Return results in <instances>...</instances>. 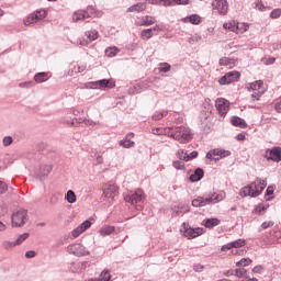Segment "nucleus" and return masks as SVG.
<instances>
[{
	"label": "nucleus",
	"instance_id": "473e14b6",
	"mask_svg": "<svg viewBox=\"0 0 281 281\" xmlns=\"http://www.w3.org/2000/svg\"><path fill=\"white\" fill-rule=\"evenodd\" d=\"M170 69H171V66L168 63H160L158 65V71L160 74H168V71H170Z\"/></svg>",
	"mask_w": 281,
	"mask_h": 281
},
{
	"label": "nucleus",
	"instance_id": "5701e85b",
	"mask_svg": "<svg viewBox=\"0 0 281 281\" xmlns=\"http://www.w3.org/2000/svg\"><path fill=\"white\" fill-rule=\"evenodd\" d=\"M47 80H49V74L47 72H37L34 76V81L37 82V85L47 82Z\"/></svg>",
	"mask_w": 281,
	"mask_h": 281
},
{
	"label": "nucleus",
	"instance_id": "cd10ccee",
	"mask_svg": "<svg viewBox=\"0 0 281 281\" xmlns=\"http://www.w3.org/2000/svg\"><path fill=\"white\" fill-rule=\"evenodd\" d=\"M38 14L37 13H31L27 18L24 19V25H34V23H38Z\"/></svg>",
	"mask_w": 281,
	"mask_h": 281
},
{
	"label": "nucleus",
	"instance_id": "f8f14e48",
	"mask_svg": "<svg viewBox=\"0 0 281 281\" xmlns=\"http://www.w3.org/2000/svg\"><path fill=\"white\" fill-rule=\"evenodd\" d=\"M213 10H217L218 14L225 16L227 14L228 4L226 0H215L212 2Z\"/></svg>",
	"mask_w": 281,
	"mask_h": 281
},
{
	"label": "nucleus",
	"instance_id": "a211bd4d",
	"mask_svg": "<svg viewBox=\"0 0 281 281\" xmlns=\"http://www.w3.org/2000/svg\"><path fill=\"white\" fill-rule=\"evenodd\" d=\"M157 30H159V25L143 30L140 32V38H143V41H148L153 38V32H157Z\"/></svg>",
	"mask_w": 281,
	"mask_h": 281
},
{
	"label": "nucleus",
	"instance_id": "a18cd8bd",
	"mask_svg": "<svg viewBox=\"0 0 281 281\" xmlns=\"http://www.w3.org/2000/svg\"><path fill=\"white\" fill-rule=\"evenodd\" d=\"M262 93H265V91L255 90L251 94L252 102H256V100H260V98H262Z\"/></svg>",
	"mask_w": 281,
	"mask_h": 281
},
{
	"label": "nucleus",
	"instance_id": "7c9ffc66",
	"mask_svg": "<svg viewBox=\"0 0 281 281\" xmlns=\"http://www.w3.org/2000/svg\"><path fill=\"white\" fill-rule=\"evenodd\" d=\"M117 54H120V48L113 46V47H108L105 49V56H108V58H114V56H117Z\"/></svg>",
	"mask_w": 281,
	"mask_h": 281
},
{
	"label": "nucleus",
	"instance_id": "20e7f679",
	"mask_svg": "<svg viewBox=\"0 0 281 281\" xmlns=\"http://www.w3.org/2000/svg\"><path fill=\"white\" fill-rule=\"evenodd\" d=\"M123 199L125 203L137 205V203H144V201H146V194L142 189H136L134 191L127 190L123 192Z\"/></svg>",
	"mask_w": 281,
	"mask_h": 281
},
{
	"label": "nucleus",
	"instance_id": "6e6d98bb",
	"mask_svg": "<svg viewBox=\"0 0 281 281\" xmlns=\"http://www.w3.org/2000/svg\"><path fill=\"white\" fill-rule=\"evenodd\" d=\"M83 233L85 231L80 226H78L71 232V236L72 238H78V236H80V234H83Z\"/></svg>",
	"mask_w": 281,
	"mask_h": 281
},
{
	"label": "nucleus",
	"instance_id": "f3484780",
	"mask_svg": "<svg viewBox=\"0 0 281 281\" xmlns=\"http://www.w3.org/2000/svg\"><path fill=\"white\" fill-rule=\"evenodd\" d=\"M204 176L205 171H203L202 168H196L194 172L189 177V179L192 183H196V181H201V179H203Z\"/></svg>",
	"mask_w": 281,
	"mask_h": 281
},
{
	"label": "nucleus",
	"instance_id": "7ed1b4c3",
	"mask_svg": "<svg viewBox=\"0 0 281 281\" xmlns=\"http://www.w3.org/2000/svg\"><path fill=\"white\" fill-rule=\"evenodd\" d=\"M265 188H267V180L257 178L250 184L241 188L239 194L240 196H251L252 199H256V196H260V194H262Z\"/></svg>",
	"mask_w": 281,
	"mask_h": 281
},
{
	"label": "nucleus",
	"instance_id": "8fccbe9b",
	"mask_svg": "<svg viewBox=\"0 0 281 281\" xmlns=\"http://www.w3.org/2000/svg\"><path fill=\"white\" fill-rule=\"evenodd\" d=\"M172 166L176 168V170H183V168H186V165L181 160H175Z\"/></svg>",
	"mask_w": 281,
	"mask_h": 281
},
{
	"label": "nucleus",
	"instance_id": "13d9d810",
	"mask_svg": "<svg viewBox=\"0 0 281 281\" xmlns=\"http://www.w3.org/2000/svg\"><path fill=\"white\" fill-rule=\"evenodd\" d=\"M79 227L83 231L87 232V229H89V227H91V221L86 220L85 222H82Z\"/></svg>",
	"mask_w": 281,
	"mask_h": 281
},
{
	"label": "nucleus",
	"instance_id": "e433bc0d",
	"mask_svg": "<svg viewBox=\"0 0 281 281\" xmlns=\"http://www.w3.org/2000/svg\"><path fill=\"white\" fill-rule=\"evenodd\" d=\"M111 280V273L109 272V270H103L100 273L99 279H95L94 281H109Z\"/></svg>",
	"mask_w": 281,
	"mask_h": 281
},
{
	"label": "nucleus",
	"instance_id": "ddd939ff",
	"mask_svg": "<svg viewBox=\"0 0 281 281\" xmlns=\"http://www.w3.org/2000/svg\"><path fill=\"white\" fill-rule=\"evenodd\" d=\"M102 196H104V199H115V196H117V186L111 184V183H106L103 187V194H102Z\"/></svg>",
	"mask_w": 281,
	"mask_h": 281
},
{
	"label": "nucleus",
	"instance_id": "bf43d9fd",
	"mask_svg": "<svg viewBox=\"0 0 281 281\" xmlns=\"http://www.w3.org/2000/svg\"><path fill=\"white\" fill-rule=\"evenodd\" d=\"M12 142H14L12 136H4L3 139H2V144L5 147L10 146L12 144Z\"/></svg>",
	"mask_w": 281,
	"mask_h": 281
},
{
	"label": "nucleus",
	"instance_id": "4468645a",
	"mask_svg": "<svg viewBox=\"0 0 281 281\" xmlns=\"http://www.w3.org/2000/svg\"><path fill=\"white\" fill-rule=\"evenodd\" d=\"M52 170H53L52 165L42 164L40 168L35 171V175L36 177H38L41 181H44V179H47Z\"/></svg>",
	"mask_w": 281,
	"mask_h": 281
},
{
	"label": "nucleus",
	"instance_id": "de8ad7c7",
	"mask_svg": "<svg viewBox=\"0 0 281 281\" xmlns=\"http://www.w3.org/2000/svg\"><path fill=\"white\" fill-rule=\"evenodd\" d=\"M255 8H257L259 12H265V10H267V7H265V3L262 2V0H257L255 2Z\"/></svg>",
	"mask_w": 281,
	"mask_h": 281
},
{
	"label": "nucleus",
	"instance_id": "680f3d73",
	"mask_svg": "<svg viewBox=\"0 0 281 281\" xmlns=\"http://www.w3.org/2000/svg\"><path fill=\"white\" fill-rule=\"evenodd\" d=\"M8 192V184L0 180V194H5Z\"/></svg>",
	"mask_w": 281,
	"mask_h": 281
},
{
	"label": "nucleus",
	"instance_id": "9d476101",
	"mask_svg": "<svg viewBox=\"0 0 281 281\" xmlns=\"http://www.w3.org/2000/svg\"><path fill=\"white\" fill-rule=\"evenodd\" d=\"M240 80V72L232 70L226 72L222 78H220V85H232V82H238Z\"/></svg>",
	"mask_w": 281,
	"mask_h": 281
},
{
	"label": "nucleus",
	"instance_id": "e2e57ef3",
	"mask_svg": "<svg viewBox=\"0 0 281 281\" xmlns=\"http://www.w3.org/2000/svg\"><path fill=\"white\" fill-rule=\"evenodd\" d=\"M220 65H221L222 67H227V65H229V58H227V57L221 58V59H220Z\"/></svg>",
	"mask_w": 281,
	"mask_h": 281
},
{
	"label": "nucleus",
	"instance_id": "1a4fd4ad",
	"mask_svg": "<svg viewBox=\"0 0 281 281\" xmlns=\"http://www.w3.org/2000/svg\"><path fill=\"white\" fill-rule=\"evenodd\" d=\"M67 251L78 258L82 256H89V250L82 244H71L67 247Z\"/></svg>",
	"mask_w": 281,
	"mask_h": 281
},
{
	"label": "nucleus",
	"instance_id": "864d4df0",
	"mask_svg": "<svg viewBox=\"0 0 281 281\" xmlns=\"http://www.w3.org/2000/svg\"><path fill=\"white\" fill-rule=\"evenodd\" d=\"M128 93L130 95H135L137 93H142V89L139 88V86H134L128 89Z\"/></svg>",
	"mask_w": 281,
	"mask_h": 281
},
{
	"label": "nucleus",
	"instance_id": "412c9836",
	"mask_svg": "<svg viewBox=\"0 0 281 281\" xmlns=\"http://www.w3.org/2000/svg\"><path fill=\"white\" fill-rule=\"evenodd\" d=\"M147 8V4L146 2H138L136 4H133L131 5L128 9H127V12H144Z\"/></svg>",
	"mask_w": 281,
	"mask_h": 281
},
{
	"label": "nucleus",
	"instance_id": "39448f33",
	"mask_svg": "<svg viewBox=\"0 0 281 281\" xmlns=\"http://www.w3.org/2000/svg\"><path fill=\"white\" fill-rule=\"evenodd\" d=\"M27 221V210L21 209L14 212L11 216L12 227H23Z\"/></svg>",
	"mask_w": 281,
	"mask_h": 281
},
{
	"label": "nucleus",
	"instance_id": "774afa93",
	"mask_svg": "<svg viewBox=\"0 0 281 281\" xmlns=\"http://www.w3.org/2000/svg\"><path fill=\"white\" fill-rule=\"evenodd\" d=\"M274 110L277 111V113H281V101L274 104Z\"/></svg>",
	"mask_w": 281,
	"mask_h": 281
},
{
	"label": "nucleus",
	"instance_id": "c03bdc74",
	"mask_svg": "<svg viewBox=\"0 0 281 281\" xmlns=\"http://www.w3.org/2000/svg\"><path fill=\"white\" fill-rule=\"evenodd\" d=\"M268 206H265V204L260 203L257 206H255L254 214H262V212H266Z\"/></svg>",
	"mask_w": 281,
	"mask_h": 281
},
{
	"label": "nucleus",
	"instance_id": "6e6552de",
	"mask_svg": "<svg viewBox=\"0 0 281 281\" xmlns=\"http://www.w3.org/2000/svg\"><path fill=\"white\" fill-rule=\"evenodd\" d=\"M95 14V9L93 7H88L87 10H78L72 15V21H85V19H91Z\"/></svg>",
	"mask_w": 281,
	"mask_h": 281
},
{
	"label": "nucleus",
	"instance_id": "58836bf2",
	"mask_svg": "<svg viewBox=\"0 0 281 281\" xmlns=\"http://www.w3.org/2000/svg\"><path fill=\"white\" fill-rule=\"evenodd\" d=\"M119 146H122V148H133V146H135V142L122 139L119 142Z\"/></svg>",
	"mask_w": 281,
	"mask_h": 281
},
{
	"label": "nucleus",
	"instance_id": "72a5a7b5",
	"mask_svg": "<svg viewBox=\"0 0 281 281\" xmlns=\"http://www.w3.org/2000/svg\"><path fill=\"white\" fill-rule=\"evenodd\" d=\"M170 130V127H156L151 130L153 135H168V131Z\"/></svg>",
	"mask_w": 281,
	"mask_h": 281
},
{
	"label": "nucleus",
	"instance_id": "0e129e2a",
	"mask_svg": "<svg viewBox=\"0 0 281 281\" xmlns=\"http://www.w3.org/2000/svg\"><path fill=\"white\" fill-rule=\"evenodd\" d=\"M269 227H273V222H263L261 224V229H269Z\"/></svg>",
	"mask_w": 281,
	"mask_h": 281
},
{
	"label": "nucleus",
	"instance_id": "c9c22d12",
	"mask_svg": "<svg viewBox=\"0 0 281 281\" xmlns=\"http://www.w3.org/2000/svg\"><path fill=\"white\" fill-rule=\"evenodd\" d=\"M169 5H188L190 0H166Z\"/></svg>",
	"mask_w": 281,
	"mask_h": 281
},
{
	"label": "nucleus",
	"instance_id": "ea45409f",
	"mask_svg": "<svg viewBox=\"0 0 281 281\" xmlns=\"http://www.w3.org/2000/svg\"><path fill=\"white\" fill-rule=\"evenodd\" d=\"M250 263H251V259L243 258L241 260L236 262V267H249Z\"/></svg>",
	"mask_w": 281,
	"mask_h": 281
},
{
	"label": "nucleus",
	"instance_id": "423d86ee",
	"mask_svg": "<svg viewBox=\"0 0 281 281\" xmlns=\"http://www.w3.org/2000/svg\"><path fill=\"white\" fill-rule=\"evenodd\" d=\"M181 232L186 238H188L189 240H192V238H198V236H202L203 228L201 227L192 228L190 227V225L183 223Z\"/></svg>",
	"mask_w": 281,
	"mask_h": 281
},
{
	"label": "nucleus",
	"instance_id": "0eeeda50",
	"mask_svg": "<svg viewBox=\"0 0 281 281\" xmlns=\"http://www.w3.org/2000/svg\"><path fill=\"white\" fill-rule=\"evenodd\" d=\"M232 155V151L222 149V148H216V149H211L206 154V159H213V161H220V159H225V157H229Z\"/></svg>",
	"mask_w": 281,
	"mask_h": 281
},
{
	"label": "nucleus",
	"instance_id": "aec40b11",
	"mask_svg": "<svg viewBox=\"0 0 281 281\" xmlns=\"http://www.w3.org/2000/svg\"><path fill=\"white\" fill-rule=\"evenodd\" d=\"M182 23H191V25H199L201 16L199 14H191L182 19Z\"/></svg>",
	"mask_w": 281,
	"mask_h": 281
},
{
	"label": "nucleus",
	"instance_id": "a878e982",
	"mask_svg": "<svg viewBox=\"0 0 281 281\" xmlns=\"http://www.w3.org/2000/svg\"><path fill=\"white\" fill-rule=\"evenodd\" d=\"M139 25L143 27H148L150 25H155V18H153L150 15H145L140 19Z\"/></svg>",
	"mask_w": 281,
	"mask_h": 281
},
{
	"label": "nucleus",
	"instance_id": "c85d7f7f",
	"mask_svg": "<svg viewBox=\"0 0 281 281\" xmlns=\"http://www.w3.org/2000/svg\"><path fill=\"white\" fill-rule=\"evenodd\" d=\"M167 115H168V110L156 111L153 114L151 120H154V122H159V120H164V117H166Z\"/></svg>",
	"mask_w": 281,
	"mask_h": 281
},
{
	"label": "nucleus",
	"instance_id": "3c124183",
	"mask_svg": "<svg viewBox=\"0 0 281 281\" xmlns=\"http://www.w3.org/2000/svg\"><path fill=\"white\" fill-rule=\"evenodd\" d=\"M19 87L21 89H32V87H34V81H24L19 83Z\"/></svg>",
	"mask_w": 281,
	"mask_h": 281
},
{
	"label": "nucleus",
	"instance_id": "bb28decb",
	"mask_svg": "<svg viewBox=\"0 0 281 281\" xmlns=\"http://www.w3.org/2000/svg\"><path fill=\"white\" fill-rule=\"evenodd\" d=\"M218 225H221V220L216 217L207 218L204 223V227H206L207 229H212L213 227H216Z\"/></svg>",
	"mask_w": 281,
	"mask_h": 281
},
{
	"label": "nucleus",
	"instance_id": "9b49d317",
	"mask_svg": "<svg viewBox=\"0 0 281 281\" xmlns=\"http://www.w3.org/2000/svg\"><path fill=\"white\" fill-rule=\"evenodd\" d=\"M215 106L222 117H225L229 112V102L225 98H217L215 100Z\"/></svg>",
	"mask_w": 281,
	"mask_h": 281
},
{
	"label": "nucleus",
	"instance_id": "603ef678",
	"mask_svg": "<svg viewBox=\"0 0 281 281\" xmlns=\"http://www.w3.org/2000/svg\"><path fill=\"white\" fill-rule=\"evenodd\" d=\"M199 157V151L193 150L187 157H184V161H190L192 159H196Z\"/></svg>",
	"mask_w": 281,
	"mask_h": 281
},
{
	"label": "nucleus",
	"instance_id": "49530a36",
	"mask_svg": "<svg viewBox=\"0 0 281 281\" xmlns=\"http://www.w3.org/2000/svg\"><path fill=\"white\" fill-rule=\"evenodd\" d=\"M246 273H247V270L245 268H238V269H235L234 271V276H236V278H243Z\"/></svg>",
	"mask_w": 281,
	"mask_h": 281
},
{
	"label": "nucleus",
	"instance_id": "37998d69",
	"mask_svg": "<svg viewBox=\"0 0 281 281\" xmlns=\"http://www.w3.org/2000/svg\"><path fill=\"white\" fill-rule=\"evenodd\" d=\"M223 27L224 30H231V32H236V21L224 23Z\"/></svg>",
	"mask_w": 281,
	"mask_h": 281
},
{
	"label": "nucleus",
	"instance_id": "6ab92c4d",
	"mask_svg": "<svg viewBox=\"0 0 281 281\" xmlns=\"http://www.w3.org/2000/svg\"><path fill=\"white\" fill-rule=\"evenodd\" d=\"M268 153L271 155L272 161H276L277 164L281 161V147L268 148Z\"/></svg>",
	"mask_w": 281,
	"mask_h": 281
},
{
	"label": "nucleus",
	"instance_id": "dca6fc26",
	"mask_svg": "<svg viewBox=\"0 0 281 281\" xmlns=\"http://www.w3.org/2000/svg\"><path fill=\"white\" fill-rule=\"evenodd\" d=\"M245 239H236L222 246L221 251H229V249H239V247H245Z\"/></svg>",
	"mask_w": 281,
	"mask_h": 281
},
{
	"label": "nucleus",
	"instance_id": "052dcab7",
	"mask_svg": "<svg viewBox=\"0 0 281 281\" xmlns=\"http://www.w3.org/2000/svg\"><path fill=\"white\" fill-rule=\"evenodd\" d=\"M178 159L186 161V157H188V154L183 149H179L177 151Z\"/></svg>",
	"mask_w": 281,
	"mask_h": 281
},
{
	"label": "nucleus",
	"instance_id": "2eb2a0df",
	"mask_svg": "<svg viewBox=\"0 0 281 281\" xmlns=\"http://www.w3.org/2000/svg\"><path fill=\"white\" fill-rule=\"evenodd\" d=\"M93 89H114L115 81L111 79H101L92 83Z\"/></svg>",
	"mask_w": 281,
	"mask_h": 281
},
{
	"label": "nucleus",
	"instance_id": "c756f323",
	"mask_svg": "<svg viewBox=\"0 0 281 281\" xmlns=\"http://www.w3.org/2000/svg\"><path fill=\"white\" fill-rule=\"evenodd\" d=\"M247 30H249V24L245 23V22H236V32L237 34H245V32H247Z\"/></svg>",
	"mask_w": 281,
	"mask_h": 281
},
{
	"label": "nucleus",
	"instance_id": "a19ab883",
	"mask_svg": "<svg viewBox=\"0 0 281 281\" xmlns=\"http://www.w3.org/2000/svg\"><path fill=\"white\" fill-rule=\"evenodd\" d=\"M34 14H37V20L43 21V19L47 18V11L45 9L37 10L34 12Z\"/></svg>",
	"mask_w": 281,
	"mask_h": 281
},
{
	"label": "nucleus",
	"instance_id": "338daca9",
	"mask_svg": "<svg viewBox=\"0 0 281 281\" xmlns=\"http://www.w3.org/2000/svg\"><path fill=\"white\" fill-rule=\"evenodd\" d=\"M36 257V251L34 250H29L25 252V258H35Z\"/></svg>",
	"mask_w": 281,
	"mask_h": 281
},
{
	"label": "nucleus",
	"instance_id": "4d7b16f0",
	"mask_svg": "<svg viewBox=\"0 0 281 281\" xmlns=\"http://www.w3.org/2000/svg\"><path fill=\"white\" fill-rule=\"evenodd\" d=\"M3 247H4V249H12L13 247H16V240H14V241H8V240H5V241H3Z\"/></svg>",
	"mask_w": 281,
	"mask_h": 281
},
{
	"label": "nucleus",
	"instance_id": "f03ea898",
	"mask_svg": "<svg viewBox=\"0 0 281 281\" xmlns=\"http://www.w3.org/2000/svg\"><path fill=\"white\" fill-rule=\"evenodd\" d=\"M225 196V191H217L210 193L206 198L198 196L192 200L191 204L193 207H205V205H215V203H221V201H224Z\"/></svg>",
	"mask_w": 281,
	"mask_h": 281
},
{
	"label": "nucleus",
	"instance_id": "09e8293b",
	"mask_svg": "<svg viewBox=\"0 0 281 281\" xmlns=\"http://www.w3.org/2000/svg\"><path fill=\"white\" fill-rule=\"evenodd\" d=\"M85 122V124H89L90 126L93 125L92 121H87L83 119H75L72 120V125L76 126L77 124H82Z\"/></svg>",
	"mask_w": 281,
	"mask_h": 281
},
{
	"label": "nucleus",
	"instance_id": "b1692460",
	"mask_svg": "<svg viewBox=\"0 0 281 281\" xmlns=\"http://www.w3.org/2000/svg\"><path fill=\"white\" fill-rule=\"evenodd\" d=\"M85 36L87 37V41H89L90 43H93V41H98V37L100 36V34L98 33L97 30H89L85 32Z\"/></svg>",
	"mask_w": 281,
	"mask_h": 281
},
{
	"label": "nucleus",
	"instance_id": "79ce46f5",
	"mask_svg": "<svg viewBox=\"0 0 281 281\" xmlns=\"http://www.w3.org/2000/svg\"><path fill=\"white\" fill-rule=\"evenodd\" d=\"M30 238V233H23L15 239V244L21 245L23 241L27 240Z\"/></svg>",
	"mask_w": 281,
	"mask_h": 281
},
{
	"label": "nucleus",
	"instance_id": "5fc2aeb1",
	"mask_svg": "<svg viewBox=\"0 0 281 281\" xmlns=\"http://www.w3.org/2000/svg\"><path fill=\"white\" fill-rule=\"evenodd\" d=\"M281 18V9H274L270 12V19H280Z\"/></svg>",
	"mask_w": 281,
	"mask_h": 281
},
{
	"label": "nucleus",
	"instance_id": "69168bd1",
	"mask_svg": "<svg viewBox=\"0 0 281 281\" xmlns=\"http://www.w3.org/2000/svg\"><path fill=\"white\" fill-rule=\"evenodd\" d=\"M77 43L78 45H81V47H87V45H89L90 42L88 40L79 38Z\"/></svg>",
	"mask_w": 281,
	"mask_h": 281
},
{
	"label": "nucleus",
	"instance_id": "f704fd0d",
	"mask_svg": "<svg viewBox=\"0 0 281 281\" xmlns=\"http://www.w3.org/2000/svg\"><path fill=\"white\" fill-rule=\"evenodd\" d=\"M65 199L68 203H76V193L72 190H68Z\"/></svg>",
	"mask_w": 281,
	"mask_h": 281
},
{
	"label": "nucleus",
	"instance_id": "2f4dec72",
	"mask_svg": "<svg viewBox=\"0 0 281 281\" xmlns=\"http://www.w3.org/2000/svg\"><path fill=\"white\" fill-rule=\"evenodd\" d=\"M112 232H115V226H103L100 228L99 234L101 236H111Z\"/></svg>",
	"mask_w": 281,
	"mask_h": 281
},
{
	"label": "nucleus",
	"instance_id": "4be33fe9",
	"mask_svg": "<svg viewBox=\"0 0 281 281\" xmlns=\"http://www.w3.org/2000/svg\"><path fill=\"white\" fill-rule=\"evenodd\" d=\"M231 124L233 126H238L239 128H247V122H245V119H240L239 116H232Z\"/></svg>",
	"mask_w": 281,
	"mask_h": 281
},
{
	"label": "nucleus",
	"instance_id": "4c0bfd02",
	"mask_svg": "<svg viewBox=\"0 0 281 281\" xmlns=\"http://www.w3.org/2000/svg\"><path fill=\"white\" fill-rule=\"evenodd\" d=\"M150 5H164L168 8V2L166 0H146Z\"/></svg>",
	"mask_w": 281,
	"mask_h": 281
},
{
	"label": "nucleus",
	"instance_id": "f257e3e1",
	"mask_svg": "<svg viewBox=\"0 0 281 281\" xmlns=\"http://www.w3.org/2000/svg\"><path fill=\"white\" fill-rule=\"evenodd\" d=\"M168 137H171L179 144H188L192 142V130L183 125L169 127Z\"/></svg>",
	"mask_w": 281,
	"mask_h": 281
},
{
	"label": "nucleus",
	"instance_id": "393cba45",
	"mask_svg": "<svg viewBox=\"0 0 281 281\" xmlns=\"http://www.w3.org/2000/svg\"><path fill=\"white\" fill-rule=\"evenodd\" d=\"M262 85H265L262 80H257L255 82L248 83L246 89L247 91H260V89L262 88Z\"/></svg>",
	"mask_w": 281,
	"mask_h": 281
}]
</instances>
